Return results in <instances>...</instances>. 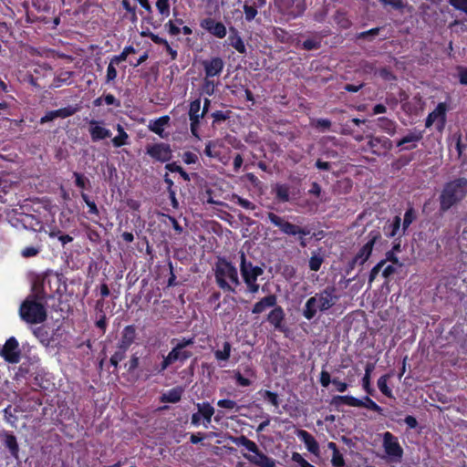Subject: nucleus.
Instances as JSON below:
<instances>
[{
    "label": "nucleus",
    "mask_w": 467,
    "mask_h": 467,
    "mask_svg": "<svg viewBox=\"0 0 467 467\" xmlns=\"http://www.w3.org/2000/svg\"><path fill=\"white\" fill-rule=\"evenodd\" d=\"M163 354L148 351L143 356L138 352L132 353L130 359L124 364L127 372L137 379L147 381L152 377L163 375L168 366L165 363Z\"/></svg>",
    "instance_id": "f257e3e1"
},
{
    "label": "nucleus",
    "mask_w": 467,
    "mask_h": 467,
    "mask_svg": "<svg viewBox=\"0 0 467 467\" xmlns=\"http://www.w3.org/2000/svg\"><path fill=\"white\" fill-rule=\"evenodd\" d=\"M335 286H327L310 296L302 309V316L308 321L314 319L318 312L326 313L337 301Z\"/></svg>",
    "instance_id": "f03ea898"
},
{
    "label": "nucleus",
    "mask_w": 467,
    "mask_h": 467,
    "mask_svg": "<svg viewBox=\"0 0 467 467\" xmlns=\"http://www.w3.org/2000/svg\"><path fill=\"white\" fill-rule=\"evenodd\" d=\"M47 300L32 291L21 303L20 318L27 324H41L47 318Z\"/></svg>",
    "instance_id": "7ed1b4c3"
},
{
    "label": "nucleus",
    "mask_w": 467,
    "mask_h": 467,
    "mask_svg": "<svg viewBox=\"0 0 467 467\" xmlns=\"http://www.w3.org/2000/svg\"><path fill=\"white\" fill-rule=\"evenodd\" d=\"M467 193V179L458 178L447 182L440 195V209L446 212L461 202Z\"/></svg>",
    "instance_id": "20e7f679"
},
{
    "label": "nucleus",
    "mask_w": 467,
    "mask_h": 467,
    "mask_svg": "<svg viewBox=\"0 0 467 467\" xmlns=\"http://www.w3.org/2000/svg\"><path fill=\"white\" fill-rule=\"evenodd\" d=\"M215 282L223 291L235 292V286L240 285L236 267L225 259H219L214 269Z\"/></svg>",
    "instance_id": "39448f33"
},
{
    "label": "nucleus",
    "mask_w": 467,
    "mask_h": 467,
    "mask_svg": "<svg viewBox=\"0 0 467 467\" xmlns=\"http://www.w3.org/2000/svg\"><path fill=\"white\" fill-rule=\"evenodd\" d=\"M267 219L276 226L281 233L288 236H297V241L302 248L307 246L306 235L311 234L308 226H300L288 222L285 217L279 216L275 213H268Z\"/></svg>",
    "instance_id": "423d86ee"
},
{
    "label": "nucleus",
    "mask_w": 467,
    "mask_h": 467,
    "mask_svg": "<svg viewBox=\"0 0 467 467\" xmlns=\"http://www.w3.org/2000/svg\"><path fill=\"white\" fill-rule=\"evenodd\" d=\"M232 441L236 446H243L247 451L254 453V455L243 453V456L246 460H248L251 463H254L259 467H275V461L272 458L268 457L264 452H262L259 450L257 444L254 441L248 439L246 436L241 435L238 437H233Z\"/></svg>",
    "instance_id": "0eeeda50"
},
{
    "label": "nucleus",
    "mask_w": 467,
    "mask_h": 467,
    "mask_svg": "<svg viewBox=\"0 0 467 467\" xmlns=\"http://www.w3.org/2000/svg\"><path fill=\"white\" fill-rule=\"evenodd\" d=\"M60 286L61 284L58 275L46 273L34 282L32 291L47 301L54 297L55 293L59 292Z\"/></svg>",
    "instance_id": "6e6552de"
},
{
    "label": "nucleus",
    "mask_w": 467,
    "mask_h": 467,
    "mask_svg": "<svg viewBox=\"0 0 467 467\" xmlns=\"http://www.w3.org/2000/svg\"><path fill=\"white\" fill-rule=\"evenodd\" d=\"M278 11L288 19H296L304 15L306 9V0H275Z\"/></svg>",
    "instance_id": "1a4fd4ad"
},
{
    "label": "nucleus",
    "mask_w": 467,
    "mask_h": 467,
    "mask_svg": "<svg viewBox=\"0 0 467 467\" xmlns=\"http://www.w3.org/2000/svg\"><path fill=\"white\" fill-rule=\"evenodd\" d=\"M382 446L385 453L393 461L400 462L403 456V449L398 438L389 431L383 433Z\"/></svg>",
    "instance_id": "9d476101"
},
{
    "label": "nucleus",
    "mask_w": 467,
    "mask_h": 467,
    "mask_svg": "<svg viewBox=\"0 0 467 467\" xmlns=\"http://www.w3.org/2000/svg\"><path fill=\"white\" fill-rule=\"evenodd\" d=\"M0 356L8 363L16 364L21 359L19 343L15 337H9L0 350Z\"/></svg>",
    "instance_id": "9b49d317"
},
{
    "label": "nucleus",
    "mask_w": 467,
    "mask_h": 467,
    "mask_svg": "<svg viewBox=\"0 0 467 467\" xmlns=\"http://www.w3.org/2000/svg\"><path fill=\"white\" fill-rule=\"evenodd\" d=\"M240 258V272L244 282L257 281L258 277L264 274V269L248 262L244 252L241 253Z\"/></svg>",
    "instance_id": "f8f14e48"
},
{
    "label": "nucleus",
    "mask_w": 467,
    "mask_h": 467,
    "mask_svg": "<svg viewBox=\"0 0 467 467\" xmlns=\"http://www.w3.org/2000/svg\"><path fill=\"white\" fill-rule=\"evenodd\" d=\"M146 153L153 160L160 162H167L172 158V150L170 144L160 142L146 147Z\"/></svg>",
    "instance_id": "ddd939ff"
},
{
    "label": "nucleus",
    "mask_w": 467,
    "mask_h": 467,
    "mask_svg": "<svg viewBox=\"0 0 467 467\" xmlns=\"http://www.w3.org/2000/svg\"><path fill=\"white\" fill-rule=\"evenodd\" d=\"M52 67L47 64L37 65L34 68L33 74L30 75V83L37 88H46L47 83L44 78L53 75Z\"/></svg>",
    "instance_id": "4468645a"
},
{
    "label": "nucleus",
    "mask_w": 467,
    "mask_h": 467,
    "mask_svg": "<svg viewBox=\"0 0 467 467\" xmlns=\"http://www.w3.org/2000/svg\"><path fill=\"white\" fill-rule=\"evenodd\" d=\"M200 26L218 38H223L227 33L223 23L216 21L212 17L202 19L200 22Z\"/></svg>",
    "instance_id": "2eb2a0df"
},
{
    "label": "nucleus",
    "mask_w": 467,
    "mask_h": 467,
    "mask_svg": "<svg viewBox=\"0 0 467 467\" xmlns=\"http://www.w3.org/2000/svg\"><path fill=\"white\" fill-rule=\"evenodd\" d=\"M202 66L207 78H214L221 75L224 67V62L220 57H214L202 61Z\"/></svg>",
    "instance_id": "dca6fc26"
},
{
    "label": "nucleus",
    "mask_w": 467,
    "mask_h": 467,
    "mask_svg": "<svg viewBox=\"0 0 467 467\" xmlns=\"http://www.w3.org/2000/svg\"><path fill=\"white\" fill-rule=\"evenodd\" d=\"M285 314L281 306H275L267 315V321L279 332H286L287 327L285 325Z\"/></svg>",
    "instance_id": "f3484780"
},
{
    "label": "nucleus",
    "mask_w": 467,
    "mask_h": 467,
    "mask_svg": "<svg viewBox=\"0 0 467 467\" xmlns=\"http://www.w3.org/2000/svg\"><path fill=\"white\" fill-rule=\"evenodd\" d=\"M193 356L192 351L185 348H179L172 346V348L167 355H163L162 358L165 359V363L168 368L173 363L179 361L183 364L186 360L191 358Z\"/></svg>",
    "instance_id": "a211bd4d"
},
{
    "label": "nucleus",
    "mask_w": 467,
    "mask_h": 467,
    "mask_svg": "<svg viewBox=\"0 0 467 467\" xmlns=\"http://www.w3.org/2000/svg\"><path fill=\"white\" fill-rule=\"evenodd\" d=\"M422 131L414 129L410 131L406 136L401 138L396 142L397 147H401V150H410L417 148V143L422 140Z\"/></svg>",
    "instance_id": "6ab92c4d"
},
{
    "label": "nucleus",
    "mask_w": 467,
    "mask_h": 467,
    "mask_svg": "<svg viewBox=\"0 0 467 467\" xmlns=\"http://www.w3.org/2000/svg\"><path fill=\"white\" fill-rule=\"evenodd\" d=\"M446 104L443 102H440L436 106L435 109L430 112L429 115L427 116L425 120L426 128H430L437 120H439L441 126L443 127L446 121Z\"/></svg>",
    "instance_id": "aec40b11"
},
{
    "label": "nucleus",
    "mask_w": 467,
    "mask_h": 467,
    "mask_svg": "<svg viewBox=\"0 0 467 467\" xmlns=\"http://www.w3.org/2000/svg\"><path fill=\"white\" fill-rule=\"evenodd\" d=\"M88 132L94 142L111 137V131L95 119L89 121Z\"/></svg>",
    "instance_id": "412c9836"
},
{
    "label": "nucleus",
    "mask_w": 467,
    "mask_h": 467,
    "mask_svg": "<svg viewBox=\"0 0 467 467\" xmlns=\"http://www.w3.org/2000/svg\"><path fill=\"white\" fill-rule=\"evenodd\" d=\"M137 337L138 334L136 327L134 325H128L122 329L120 338L117 344L129 349L136 342Z\"/></svg>",
    "instance_id": "4be33fe9"
},
{
    "label": "nucleus",
    "mask_w": 467,
    "mask_h": 467,
    "mask_svg": "<svg viewBox=\"0 0 467 467\" xmlns=\"http://www.w3.org/2000/svg\"><path fill=\"white\" fill-rule=\"evenodd\" d=\"M297 436L305 443L309 452L315 455L319 454V444L312 434H310L308 431L305 430H300L297 431Z\"/></svg>",
    "instance_id": "5701e85b"
},
{
    "label": "nucleus",
    "mask_w": 467,
    "mask_h": 467,
    "mask_svg": "<svg viewBox=\"0 0 467 467\" xmlns=\"http://www.w3.org/2000/svg\"><path fill=\"white\" fill-rule=\"evenodd\" d=\"M170 120V116L164 115L154 120H150L148 128L150 131L164 139L168 136V134L164 132V127L169 124Z\"/></svg>",
    "instance_id": "b1692460"
},
{
    "label": "nucleus",
    "mask_w": 467,
    "mask_h": 467,
    "mask_svg": "<svg viewBox=\"0 0 467 467\" xmlns=\"http://www.w3.org/2000/svg\"><path fill=\"white\" fill-rule=\"evenodd\" d=\"M370 255L371 254H368V253L361 247L356 255L348 262L345 269L346 275H350L357 265H363L368 260Z\"/></svg>",
    "instance_id": "393cba45"
},
{
    "label": "nucleus",
    "mask_w": 467,
    "mask_h": 467,
    "mask_svg": "<svg viewBox=\"0 0 467 467\" xmlns=\"http://www.w3.org/2000/svg\"><path fill=\"white\" fill-rule=\"evenodd\" d=\"M277 304V297L274 294H270L263 298H261L258 302H256L253 308V314H261L268 307H274Z\"/></svg>",
    "instance_id": "a878e982"
},
{
    "label": "nucleus",
    "mask_w": 467,
    "mask_h": 467,
    "mask_svg": "<svg viewBox=\"0 0 467 467\" xmlns=\"http://www.w3.org/2000/svg\"><path fill=\"white\" fill-rule=\"evenodd\" d=\"M196 407L198 409V412L201 414L202 419L203 420V426L208 428L215 412L214 408L208 401L197 403Z\"/></svg>",
    "instance_id": "bb28decb"
},
{
    "label": "nucleus",
    "mask_w": 467,
    "mask_h": 467,
    "mask_svg": "<svg viewBox=\"0 0 467 467\" xmlns=\"http://www.w3.org/2000/svg\"><path fill=\"white\" fill-rule=\"evenodd\" d=\"M183 389L182 387L172 388L162 393L160 401L162 403H177L182 400Z\"/></svg>",
    "instance_id": "cd10ccee"
},
{
    "label": "nucleus",
    "mask_w": 467,
    "mask_h": 467,
    "mask_svg": "<svg viewBox=\"0 0 467 467\" xmlns=\"http://www.w3.org/2000/svg\"><path fill=\"white\" fill-rule=\"evenodd\" d=\"M74 72L72 71H61L53 77L52 82L48 85L50 88H60L63 85H70L72 83V77Z\"/></svg>",
    "instance_id": "c85d7f7f"
},
{
    "label": "nucleus",
    "mask_w": 467,
    "mask_h": 467,
    "mask_svg": "<svg viewBox=\"0 0 467 467\" xmlns=\"http://www.w3.org/2000/svg\"><path fill=\"white\" fill-rule=\"evenodd\" d=\"M356 402L354 403V407L357 408H366L369 410L377 412L379 415H383V409L378 405L372 399L369 398L368 394L363 398V400H359L355 398Z\"/></svg>",
    "instance_id": "c756f323"
},
{
    "label": "nucleus",
    "mask_w": 467,
    "mask_h": 467,
    "mask_svg": "<svg viewBox=\"0 0 467 467\" xmlns=\"http://www.w3.org/2000/svg\"><path fill=\"white\" fill-rule=\"evenodd\" d=\"M375 369V364L371 362H368L365 366V374L362 378V388L368 395H373L375 389L371 387V373Z\"/></svg>",
    "instance_id": "7c9ffc66"
},
{
    "label": "nucleus",
    "mask_w": 467,
    "mask_h": 467,
    "mask_svg": "<svg viewBox=\"0 0 467 467\" xmlns=\"http://www.w3.org/2000/svg\"><path fill=\"white\" fill-rule=\"evenodd\" d=\"M378 127L389 136H393L397 130V122L393 119H390L387 117H379L377 119Z\"/></svg>",
    "instance_id": "2f4dec72"
},
{
    "label": "nucleus",
    "mask_w": 467,
    "mask_h": 467,
    "mask_svg": "<svg viewBox=\"0 0 467 467\" xmlns=\"http://www.w3.org/2000/svg\"><path fill=\"white\" fill-rule=\"evenodd\" d=\"M4 438L5 446L9 450L13 457L17 458L19 447L16 437L12 432L5 431Z\"/></svg>",
    "instance_id": "473e14b6"
},
{
    "label": "nucleus",
    "mask_w": 467,
    "mask_h": 467,
    "mask_svg": "<svg viewBox=\"0 0 467 467\" xmlns=\"http://www.w3.org/2000/svg\"><path fill=\"white\" fill-rule=\"evenodd\" d=\"M401 226V218L399 215L394 216L391 222H389L384 226L385 234L389 237H395Z\"/></svg>",
    "instance_id": "72a5a7b5"
},
{
    "label": "nucleus",
    "mask_w": 467,
    "mask_h": 467,
    "mask_svg": "<svg viewBox=\"0 0 467 467\" xmlns=\"http://www.w3.org/2000/svg\"><path fill=\"white\" fill-rule=\"evenodd\" d=\"M232 32L233 34H231L228 37L229 44L240 54H245L246 47L244 40L238 35V32L234 28H232Z\"/></svg>",
    "instance_id": "f704fd0d"
},
{
    "label": "nucleus",
    "mask_w": 467,
    "mask_h": 467,
    "mask_svg": "<svg viewBox=\"0 0 467 467\" xmlns=\"http://www.w3.org/2000/svg\"><path fill=\"white\" fill-rule=\"evenodd\" d=\"M204 112L197 113V114H189L190 119V130L191 133L193 137L200 140L199 128L201 119H203Z\"/></svg>",
    "instance_id": "c9c22d12"
},
{
    "label": "nucleus",
    "mask_w": 467,
    "mask_h": 467,
    "mask_svg": "<svg viewBox=\"0 0 467 467\" xmlns=\"http://www.w3.org/2000/svg\"><path fill=\"white\" fill-rule=\"evenodd\" d=\"M232 344L229 341H224L222 349L213 351L214 358L218 362L228 361L231 357Z\"/></svg>",
    "instance_id": "e433bc0d"
},
{
    "label": "nucleus",
    "mask_w": 467,
    "mask_h": 467,
    "mask_svg": "<svg viewBox=\"0 0 467 467\" xmlns=\"http://www.w3.org/2000/svg\"><path fill=\"white\" fill-rule=\"evenodd\" d=\"M118 135L112 139V144L115 148H119L129 144V135L125 131L124 128L120 125H117Z\"/></svg>",
    "instance_id": "4c0bfd02"
},
{
    "label": "nucleus",
    "mask_w": 467,
    "mask_h": 467,
    "mask_svg": "<svg viewBox=\"0 0 467 467\" xmlns=\"http://www.w3.org/2000/svg\"><path fill=\"white\" fill-rule=\"evenodd\" d=\"M273 191L278 202H286L289 201V186L287 184L276 183Z\"/></svg>",
    "instance_id": "58836bf2"
},
{
    "label": "nucleus",
    "mask_w": 467,
    "mask_h": 467,
    "mask_svg": "<svg viewBox=\"0 0 467 467\" xmlns=\"http://www.w3.org/2000/svg\"><path fill=\"white\" fill-rule=\"evenodd\" d=\"M354 403H356L355 397L349 396V395H337L334 396L330 401V404L332 406H335L336 408H339L342 405H348L350 407H354ZM358 404V401H357Z\"/></svg>",
    "instance_id": "ea45409f"
},
{
    "label": "nucleus",
    "mask_w": 467,
    "mask_h": 467,
    "mask_svg": "<svg viewBox=\"0 0 467 467\" xmlns=\"http://www.w3.org/2000/svg\"><path fill=\"white\" fill-rule=\"evenodd\" d=\"M368 238V242L362 246V248H364L368 254H371L375 244L381 239V234L378 230H373L369 232Z\"/></svg>",
    "instance_id": "a19ab883"
},
{
    "label": "nucleus",
    "mask_w": 467,
    "mask_h": 467,
    "mask_svg": "<svg viewBox=\"0 0 467 467\" xmlns=\"http://www.w3.org/2000/svg\"><path fill=\"white\" fill-rule=\"evenodd\" d=\"M368 238V242L362 246V248H364L368 254H371L375 244L381 239V234L378 230H373L369 232Z\"/></svg>",
    "instance_id": "79ce46f5"
},
{
    "label": "nucleus",
    "mask_w": 467,
    "mask_h": 467,
    "mask_svg": "<svg viewBox=\"0 0 467 467\" xmlns=\"http://www.w3.org/2000/svg\"><path fill=\"white\" fill-rule=\"evenodd\" d=\"M417 219V213L412 206H410L405 213L402 221V234H404L410 225Z\"/></svg>",
    "instance_id": "37998d69"
},
{
    "label": "nucleus",
    "mask_w": 467,
    "mask_h": 467,
    "mask_svg": "<svg viewBox=\"0 0 467 467\" xmlns=\"http://www.w3.org/2000/svg\"><path fill=\"white\" fill-rule=\"evenodd\" d=\"M389 378H390L389 374H385L378 379L377 384H378V388L380 390V392L383 395H385L386 397L391 399V398H393L392 390L388 386V380L389 379Z\"/></svg>",
    "instance_id": "c03bdc74"
},
{
    "label": "nucleus",
    "mask_w": 467,
    "mask_h": 467,
    "mask_svg": "<svg viewBox=\"0 0 467 467\" xmlns=\"http://www.w3.org/2000/svg\"><path fill=\"white\" fill-rule=\"evenodd\" d=\"M80 196H81V199L83 200V202L86 203V205L88 208V213L90 215H95L96 217H99L100 216L99 210L97 204L95 203V202L92 201L90 199V197L84 192H81Z\"/></svg>",
    "instance_id": "a18cd8bd"
},
{
    "label": "nucleus",
    "mask_w": 467,
    "mask_h": 467,
    "mask_svg": "<svg viewBox=\"0 0 467 467\" xmlns=\"http://www.w3.org/2000/svg\"><path fill=\"white\" fill-rule=\"evenodd\" d=\"M73 177L75 178V185L82 190L88 189L90 187V182L83 173L74 171Z\"/></svg>",
    "instance_id": "49530a36"
},
{
    "label": "nucleus",
    "mask_w": 467,
    "mask_h": 467,
    "mask_svg": "<svg viewBox=\"0 0 467 467\" xmlns=\"http://www.w3.org/2000/svg\"><path fill=\"white\" fill-rule=\"evenodd\" d=\"M195 343V339H194V337H182L181 339L179 338H172L171 340V344L176 348H185L187 349L188 347L190 346H193Z\"/></svg>",
    "instance_id": "de8ad7c7"
},
{
    "label": "nucleus",
    "mask_w": 467,
    "mask_h": 467,
    "mask_svg": "<svg viewBox=\"0 0 467 467\" xmlns=\"http://www.w3.org/2000/svg\"><path fill=\"white\" fill-rule=\"evenodd\" d=\"M33 334L39 339V341L47 346L50 342L48 331L44 327H38L34 328Z\"/></svg>",
    "instance_id": "09e8293b"
},
{
    "label": "nucleus",
    "mask_w": 467,
    "mask_h": 467,
    "mask_svg": "<svg viewBox=\"0 0 467 467\" xmlns=\"http://www.w3.org/2000/svg\"><path fill=\"white\" fill-rule=\"evenodd\" d=\"M135 52L136 49L133 47V46H127L119 55L114 56L111 60L119 65L122 61H125L130 54H134Z\"/></svg>",
    "instance_id": "8fccbe9b"
},
{
    "label": "nucleus",
    "mask_w": 467,
    "mask_h": 467,
    "mask_svg": "<svg viewBox=\"0 0 467 467\" xmlns=\"http://www.w3.org/2000/svg\"><path fill=\"white\" fill-rule=\"evenodd\" d=\"M332 122L328 119H317L312 122V126L319 131L325 132L331 128Z\"/></svg>",
    "instance_id": "3c124183"
},
{
    "label": "nucleus",
    "mask_w": 467,
    "mask_h": 467,
    "mask_svg": "<svg viewBox=\"0 0 467 467\" xmlns=\"http://www.w3.org/2000/svg\"><path fill=\"white\" fill-rule=\"evenodd\" d=\"M156 7L163 17H168L171 13L170 0H157Z\"/></svg>",
    "instance_id": "603ef678"
},
{
    "label": "nucleus",
    "mask_w": 467,
    "mask_h": 467,
    "mask_svg": "<svg viewBox=\"0 0 467 467\" xmlns=\"http://www.w3.org/2000/svg\"><path fill=\"white\" fill-rule=\"evenodd\" d=\"M202 90L204 94H206L208 96L213 95L214 90H215L214 80H213L212 78L205 77L203 79L202 86Z\"/></svg>",
    "instance_id": "864d4df0"
},
{
    "label": "nucleus",
    "mask_w": 467,
    "mask_h": 467,
    "mask_svg": "<svg viewBox=\"0 0 467 467\" xmlns=\"http://www.w3.org/2000/svg\"><path fill=\"white\" fill-rule=\"evenodd\" d=\"M262 397L264 398L265 400L268 401L275 408L279 407L280 400L277 393L270 390H265L262 394Z\"/></svg>",
    "instance_id": "5fc2aeb1"
},
{
    "label": "nucleus",
    "mask_w": 467,
    "mask_h": 467,
    "mask_svg": "<svg viewBox=\"0 0 467 467\" xmlns=\"http://www.w3.org/2000/svg\"><path fill=\"white\" fill-rule=\"evenodd\" d=\"M121 5H122L123 9H125L130 15V20L131 22H136L138 19L137 13H136V6L131 5L130 0H122Z\"/></svg>",
    "instance_id": "6e6d98bb"
},
{
    "label": "nucleus",
    "mask_w": 467,
    "mask_h": 467,
    "mask_svg": "<svg viewBox=\"0 0 467 467\" xmlns=\"http://www.w3.org/2000/svg\"><path fill=\"white\" fill-rule=\"evenodd\" d=\"M77 110L78 109L76 107L67 106L65 108L56 109V113L57 118L65 119L74 115L77 112Z\"/></svg>",
    "instance_id": "4d7b16f0"
},
{
    "label": "nucleus",
    "mask_w": 467,
    "mask_h": 467,
    "mask_svg": "<svg viewBox=\"0 0 467 467\" xmlns=\"http://www.w3.org/2000/svg\"><path fill=\"white\" fill-rule=\"evenodd\" d=\"M324 262V259L321 255L319 254H313L310 259H309V268L310 270L312 271H315V272H317L322 264Z\"/></svg>",
    "instance_id": "13d9d810"
},
{
    "label": "nucleus",
    "mask_w": 467,
    "mask_h": 467,
    "mask_svg": "<svg viewBox=\"0 0 467 467\" xmlns=\"http://www.w3.org/2000/svg\"><path fill=\"white\" fill-rule=\"evenodd\" d=\"M386 264V260H380L376 265L372 267L368 275V283L371 284L378 276L381 269Z\"/></svg>",
    "instance_id": "bf43d9fd"
},
{
    "label": "nucleus",
    "mask_w": 467,
    "mask_h": 467,
    "mask_svg": "<svg viewBox=\"0 0 467 467\" xmlns=\"http://www.w3.org/2000/svg\"><path fill=\"white\" fill-rule=\"evenodd\" d=\"M115 65H117L113 60L110 59L109 64L107 68V74H106V82L109 83L111 81H114L117 78V70L115 67Z\"/></svg>",
    "instance_id": "052dcab7"
},
{
    "label": "nucleus",
    "mask_w": 467,
    "mask_h": 467,
    "mask_svg": "<svg viewBox=\"0 0 467 467\" xmlns=\"http://www.w3.org/2000/svg\"><path fill=\"white\" fill-rule=\"evenodd\" d=\"M230 114H231L230 110H226V111L216 110V111L213 112L212 117L213 119V124L226 120L227 119L230 118Z\"/></svg>",
    "instance_id": "680f3d73"
},
{
    "label": "nucleus",
    "mask_w": 467,
    "mask_h": 467,
    "mask_svg": "<svg viewBox=\"0 0 467 467\" xmlns=\"http://www.w3.org/2000/svg\"><path fill=\"white\" fill-rule=\"evenodd\" d=\"M244 12L245 16V20L248 22L252 21L258 13L256 6L249 5L247 4H244Z\"/></svg>",
    "instance_id": "e2e57ef3"
},
{
    "label": "nucleus",
    "mask_w": 467,
    "mask_h": 467,
    "mask_svg": "<svg viewBox=\"0 0 467 467\" xmlns=\"http://www.w3.org/2000/svg\"><path fill=\"white\" fill-rule=\"evenodd\" d=\"M292 461L298 463L300 467H315L309 463L299 452H293Z\"/></svg>",
    "instance_id": "0e129e2a"
},
{
    "label": "nucleus",
    "mask_w": 467,
    "mask_h": 467,
    "mask_svg": "<svg viewBox=\"0 0 467 467\" xmlns=\"http://www.w3.org/2000/svg\"><path fill=\"white\" fill-rule=\"evenodd\" d=\"M234 378L237 385L241 387H249L252 385V381L248 378L244 377L240 371H234Z\"/></svg>",
    "instance_id": "69168bd1"
},
{
    "label": "nucleus",
    "mask_w": 467,
    "mask_h": 467,
    "mask_svg": "<svg viewBox=\"0 0 467 467\" xmlns=\"http://www.w3.org/2000/svg\"><path fill=\"white\" fill-rule=\"evenodd\" d=\"M449 3L456 10L462 11L467 15V0H449Z\"/></svg>",
    "instance_id": "338daca9"
},
{
    "label": "nucleus",
    "mask_w": 467,
    "mask_h": 467,
    "mask_svg": "<svg viewBox=\"0 0 467 467\" xmlns=\"http://www.w3.org/2000/svg\"><path fill=\"white\" fill-rule=\"evenodd\" d=\"M331 463L334 467H343L345 466V460L340 451H335L332 455Z\"/></svg>",
    "instance_id": "774afa93"
}]
</instances>
